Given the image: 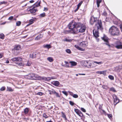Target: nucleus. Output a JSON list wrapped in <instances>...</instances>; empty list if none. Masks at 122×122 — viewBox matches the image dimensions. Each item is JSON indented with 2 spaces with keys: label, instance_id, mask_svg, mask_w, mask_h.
<instances>
[{
  "label": "nucleus",
  "instance_id": "f257e3e1",
  "mask_svg": "<svg viewBox=\"0 0 122 122\" xmlns=\"http://www.w3.org/2000/svg\"><path fill=\"white\" fill-rule=\"evenodd\" d=\"M97 20V19L93 17H91L90 21V24L92 25L95 22L96 23L95 28L97 29L98 30H102L103 29V28L101 20Z\"/></svg>",
  "mask_w": 122,
  "mask_h": 122
},
{
  "label": "nucleus",
  "instance_id": "f03ea898",
  "mask_svg": "<svg viewBox=\"0 0 122 122\" xmlns=\"http://www.w3.org/2000/svg\"><path fill=\"white\" fill-rule=\"evenodd\" d=\"M80 22H70L68 26L69 29H70L71 30L72 33L75 34L76 29L77 27L80 26Z\"/></svg>",
  "mask_w": 122,
  "mask_h": 122
},
{
  "label": "nucleus",
  "instance_id": "7ed1b4c3",
  "mask_svg": "<svg viewBox=\"0 0 122 122\" xmlns=\"http://www.w3.org/2000/svg\"><path fill=\"white\" fill-rule=\"evenodd\" d=\"M109 32L113 36H118L120 33L118 29L114 26H112L109 29Z\"/></svg>",
  "mask_w": 122,
  "mask_h": 122
},
{
  "label": "nucleus",
  "instance_id": "20e7f679",
  "mask_svg": "<svg viewBox=\"0 0 122 122\" xmlns=\"http://www.w3.org/2000/svg\"><path fill=\"white\" fill-rule=\"evenodd\" d=\"M80 25L77 27L76 29L75 30L76 31H74L75 32V34L78 32L82 33L84 32L85 30L86 27L85 25L80 22Z\"/></svg>",
  "mask_w": 122,
  "mask_h": 122
},
{
  "label": "nucleus",
  "instance_id": "39448f33",
  "mask_svg": "<svg viewBox=\"0 0 122 122\" xmlns=\"http://www.w3.org/2000/svg\"><path fill=\"white\" fill-rule=\"evenodd\" d=\"M38 6V3L36 2L33 5L32 7H30L28 8L27 10L31 13H34L37 10L36 7Z\"/></svg>",
  "mask_w": 122,
  "mask_h": 122
},
{
  "label": "nucleus",
  "instance_id": "423d86ee",
  "mask_svg": "<svg viewBox=\"0 0 122 122\" xmlns=\"http://www.w3.org/2000/svg\"><path fill=\"white\" fill-rule=\"evenodd\" d=\"M26 76L27 78L29 79L37 80L38 78V76L37 75L33 73L29 74Z\"/></svg>",
  "mask_w": 122,
  "mask_h": 122
},
{
  "label": "nucleus",
  "instance_id": "0eeeda50",
  "mask_svg": "<svg viewBox=\"0 0 122 122\" xmlns=\"http://www.w3.org/2000/svg\"><path fill=\"white\" fill-rule=\"evenodd\" d=\"M98 30L97 29L95 28L93 31V36L96 38L97 41H98L99 40V38H98V37L99 36Z\"/></svg>",
  "mask_w": 122,
  "mask_h": 122
},
{
  "label": "nucleus",
  "instance_id": "6e6552de",
  "mask_svg": "<svg viewBox=\"0 0 122 122\" xmlns=\"http://www.w3.org/2000/svg\"><path fill=\"white\" fill-rule=\"evenodd\" d=\"M20 48V46L19 45H15L14 49H12L13 53L15 55H17L19 53V52L16 51L19 50Z\"/></svg>",
  "mask_w": 122,
  "mask_h": 122
},
{
  "label": "nucleus",
  "instance_id": "1a4fd4ad",
  "mask_svg": "<svg viewBox=\"0 0 122 122\" xmlns=\"http://www.w3.org/2000/svg\"><path fill=\"white\" fill-rule=\"evenodd\" d=\"M112 97L114 99V105L115 106L119 102V100L115 94H113Z\"/></svg>",
  "mask_w": 122,
  "mask_h": 122
},
{
  "label": "nucleus",
  "instance_id": "9d476101",
  "mask_svg": "<svg viewBox=\"0 0 122 122\" xmlns=\"http://www.w3.org/2000/svg\"><path fill=\"white\" fill-rule=\"evenodd\" d=\"M43 80L48 81L51 80L50 77H45L43 76H39V80Z\"/></svg>",
  "mask_w": 122,
  "mask_h": 122
},
{
  "label": "nucleus",
  "instance_id": "9b49d317",
  "mask_svg": "<svg viewBox=\"0 0 122 122\" xmlns=\"http://www.w3.org/2000/svg\"><path fill=\"white\" fill-rule=\"evenodd\" d=\"M115 47L117 49H122V44L121 42L117 41L115 46Z\"/></svg>",
  "mask_w": 122,
  "mask_h": 122
},
{
  "label": "nucleus",
  "instance_id": "f8f14e48",
  "mask_svg": "<svg viewBox=\"0 0 122 122\" xmlns=\"http://www.w3.org/2000/svg\"><path fill=\"white\" fill-rule=\"evenodd\" d=\"M102 40L105 42V43H104V44L108 46L109 47L110 46V45L109 44L108 40V39L107 37H106V36H104L103 37H102Z\"/></svg>",
  "mask_w": 122,
  "mask_h": 122
},
{
  "label": "nucleus",
  "instance_id": "ddd939ff",
  "mask_svg": "<svg viewBox=\"0 0 122 122\" xmlns=\"http://www.w3.org/2000/svg\"><path fill=\"white\" fill-rule=\"evenodd\" d=\"M74 111L80 117H82L83 116V114L79 110L75 109H74Z\"/></svg>",
  "mask_w": 122,
  "mask_h": 122
},
{
  "label": "nucleus",
  "instance_id": "4468645a",
  "mask_svg": "<svg viewBox=\"0 0 122 122\" xmlns=\"http://www.w3.org/2000/svg\"><path fill=\"white\" fill-rule=\"evenodd\" d=\"M11 60L13 61H21L22 59L20 57H14L12 58Z\"/></svg>",
  "mask_w": 122,
  "mask_h": 122
},
{
  "label": "nucleus",
  "instance_id": "2eb2a0df",
  "mask_svg": "<svg viewBox=\"0 0 122 122\" xmlns=\"http://www.w3.org/2000/svg\"><path fill=\"white\" fill-rule=\"evenodd\" d=\"M86 66L88 68H92L93 66H92V64L89 61H87V64H86Z\"/></svg>",
  "mask_w": 122,
  "mask_h": 122
},
{
  "label": "nucleus",
  "instance_id": "dca6fc26",
  "mask_svg": "<svg viewBox=\"0 0 122 122\" xmlns=\"http://www.w3.org/2000/svg\"><path fill=\"white\" fill-rule=\"evenodd\" d=\"M38 53L37 52H34L32 54H30V58H34L36 57Z\"/></svg>",
  "mask_w": 122,
  "mask_h": 122
},
{
  "label": "nucleus",
  "instance_id": "f3484780",
  "mask_svg": "<svg viewBox=\"0 0 122 122\" xmlns=\"http://www.w3.org/2000/svg\"><path fill=\"white\" fill-rule=\"evenodd\" d=\"M80 45L81 47H84L87 45V43L86 42L82 41L80 43Z\"/></svg>",
  "mask_w": 122,
  "mask_h": 122
},
{
  "label": "nucleus",
  "instance_id": "a211bd4d",
  "mask_svg": "<svg viewBox=\"0 0 122 122\" xmlns=\"http://www.w3.org/2000/svg\"><path fill=\"white\" fill-rule=\"evenodd\" d=\"M69 63H70L71 66H70V67H71L72 66H76L77 63L76 62L74 61H70L69 62Z\"/></svg>",
  "mask_w": 122,
  "mask_h": 122
},
{
  "label": "nucleus",
  "instance_id": "6ab92c4d",
  "mask_svg": "<svg viewBox=\"0 0 122 122\" xmlns=\"http://www.w3.org/2000/svg\"><path fill=\"white\" fill-rule=\"evenodd\" d=\"M105 72L106 71H98L96 72V73L97 74H103L105 75L106 74Z\"/></svg>",
  "mask_w": 122,
  "mask_h": 122
},
{
  "label": "nucleus",
  "instance_id": "aec40b11",
  "mask_svg": "<svg viewBox=\"0 0 122 122\" xmlns=\"http://www.w3.org/2000/svg\"><path fill=\"white\" fill-rule=\"evenodd\" d=\"M48 91L49 92V94L50 95L55 94L56 92L53 89H52L51 90H48Z\"/></svg>",
  "mask_w": 122,
  "mask_h": 122
},
{
  "label": "nucleus",
  "instance_id": "412c9836",
  "mask_svg": "<svg viewBox=\"0 0 122 122\" xmlns=\"http://www.w3.org/2000/svg\"><path fill=\"white\" fill-rule=\"evenodd\" d=\"M75 47L77 49L81 51H83L84 50L83 48L80 47L79 46L77 45H75Z\"/></svg>",
  "mask_w": 122,
  "mask_h": 122
},
{
  "label": "nucleus",
  "instance_id": "4be33fe9",
  "mask_svg": "<svg viewBox=\"0 0 122 122\" xmlns=\"http://www.w3.org/2000/svg\"><path fill=\"white\" fill-rule=\"evenodd\" d=\"M29 108H26L24 109V112L25 114H27L29 111Z\"/></svg>",
  "mask_w": 122,
  "mask_h": 122
},
{
  "label": "nucleus",
  "instance_id": "5701e85b",
  "mask_svg": "<svg viewBox=\"0 0 122 122\" xmlns=\"http://www.w3.org/2000/svg\"><path fill=\"white\" fill-rule=\"evenodd\" d=\"M59 84V82L58 81H56L54 82L53 84L55 86H58Z\"/></svg>",
  "mask_w": 122,
  "mask_h": 122
},
{
  "label": "nucleus",
  "instance_id": "b1692460",
  "mask_svg": "<svg viewBox=\"0 0 122 122\" xmlns=\"http://www.w3.org/2000/svg\"><path fill=\"white\" fill-rule=\"evenodd\" d=\"M43 47L44 48L49 49L51 47V46L50 44H46V45H43Z\"/></svg>",
  "mask_w": 122,
  "mask_h": 122
},
{
  "label": "nucleus",
  "instance_id": "393cba45",
  "mask_svg": "<svg viewBox=\"0 0 122 122\" xmlns=\"http://www.w3.org/2000/svg\"><path fill=\"white\" fill-rule=\"evenodd\" d=\"M87 61H83L81 62L82 65L84 66H86V64H87Z\"/></svg>",
  "mask_w": 122,
  "mask_h": 122
},
{
  "label": "nucleus",
  "instance_id": "a878e982",
  "mask_svg": "<svg viewBox=\"0 0 122 122\" xmlns=\"http://www.w3.org/2000/svg\"><path fill=\"white\" fill-rule=\"evenodd\" d=\"M14 91V90L12 89L11 88L9 87H7V89L6 91H8L10 92H13Z\"/></svg>",
  "mask_w": 122,
  "mask_h": 122
},
{
  "label": "nucleus",
  "instance_id": "bb28decb",
  "mask_svg": "<svg viewBox=\"0 0 122 122\" xmlns=\"http://www.w3.org/2000/svg\"><path fill=\"white\" fill-rule=\"evenodd\" d=\"M102 2V0H97V6L98 7L100 6V4Z\"/></svg>",
  "mask_w": 122,
  "mask_h": 122
},
{
  "label": "nucleus",
  "instance_id": "cd10ccee",
  "mask_svg": "<svg viewBox=\"0 0 122 122\" xmlns=\"http://www.w3.org/2000/svg\"><path fill=\"white\" fill-rule=\"evenodd\" d=\"M64 33L65 34L72 33L71 30H65L64 31Z\"/></svg>",
  "mask_w": 122,
  "mask_h": 122
},
{
  "label": "nucleus",
  "instance_id": "c85d7f7f",
  "mask_svg": "<svg viewBox=\"0 0 122 122\" xmlns=\"http://www.w3.org/2000/svg\"><path fill=\"white\" fill-rule=\"evenodd\" d=\"M61 113L62 114V117L63 118H64L65 120H66L67 119V118L66 117V115H65V113H64L63 112H61Z\"/></svg>",
  "mask_w": 122,
  "mask_h": 122
},
{
  "label": "nucleus",
  "instance_id": "c756f323",
  "mask_svg": "<svg viewBox=\"0 0 122 122\" xmlns=\"http://www.w3.org/2000/svg\"><path fill=\"white\" fill-rule=\"evenodd\" d=\"M5 38V35L1 33L0 34V38L2 39H3Z\"/></svg>",
  "mask_w": 122,
  "mask_h": 122
},
{
  "label": "nucleus",
  "instance_id": "7c9ffc66",
  "mask_svg": "<svg viewBox=\"0 0 122 122\" xmlns=\"http://www.w3.org/2000/svg\"><path fill=\"white\" fill-rule=\"evenodd\" d=\"M47 60L50 62H52L53 61V58L51 57H48Z\"/></svg>",
  "mask_w": 122,
  "mask_h": 122
},
{
  "label": "nucleus",
  "instance_id": "2f4dec72",
  "mask_svg": "<svg viewBox=\"0 0 122 122\" xmlns=\"http://www.w3.org/2000/svg\"><path fill=\"white\" fill-rule=\"evenodd\" d=\"M100 111L101 112V113H102V114H104L105 115H106V112L104 110H102V109H101L100 110Z\"/></svg>",
  "mask_w": 122,
  "mask_h": 122
},
{
  "label": "nucleus",
  "instance_id": "473e14b6",
  "mask_svg": "<svg viewBox=\"0 0 122 122\" xmlns=\"http://www.w3.org/2000/svg\"><path fill=\"white\" fill-rule=\"evenodd\" d=\"M110 91L113 92H116V91L115 90L114 87H112L110 88Z\"/></svg>",
  "mask_w": 122,
  "mask_h": 122
},
{
  "label": "nucleus",
  "instance_id": "72a5a7b5",
  "mask_svg": "<svg viewBox=\"0 0 122 122\" xmlns=\"http://www.w3.org/2000/svg\"><path fill=\"white\" fill-rule=\"evenodd\" d=\"M21 21H17L16 23V25L17 26H20L21 24Z\"/></svg>",
  "mask_w": 122,
  "mask_h": 122
},
{
  "label": "nucleus",
  "instance_id": "f704fd0d",
  "mask_svg": "<svg viewBox=\"0 0 122 122\" xmlns=\"http://www.w3.org/2000/svg\"><path fill=\"white\" fill-rule=\"evenodd\" d=\"M108 77L109 79L111 80H114V77L112 75H109L108 76Z\"/></svg>",
  "mask_w": 122,
  "mask_h": 122
},
{
  "label": "nucleus",
  "instance_id": "c9c22d12",
  "mask_svg": "<svg viewBox=\"0 0 122 122\" xmlns=\"http://www.w3.org/2000/svg\"><path fill=\"white\" fill-rule=\"evenodd\" d=\"M45 15H46L45 13L44 12L43 13L40 14L39 16L41 17H45Z\"/></svg>",
  "mask_w": 122,
  "mask_h": 122
},
{
  "label": "nucleus",
  "instance_id": "e433bc0d",
  "mask_svg": "<svg viewBox=\"0 0 122 122\" xmlns=\"http://www.w3.org/2000/svg\"><path fill=\"white\" fill-rule=\"evenodd\" d=\"M65 63L66 64V66L67 67H70L69 65V63L68 62L66 61H65Z\"/></svg>",
  "mask_w": 122,
  "mask_h": 122
},
{
  "label": "nucleus",
  "instance_id": "4c0bfd02",
  "mask_svg": "<svg viewBox=\"0 0 122 122\" xmlns=\"http://www.w3.org/2000/svg\"><path fill=\"white\" fill-rule=\"evenodd\" d=\"M102 87L103 88L106 89H107L108 88L107 86L106 85H103Z\"/></svg>",
  "mask_w": 122,
  "mask_h": 122
},
{
  "label": "nucleus",
  "instance_id": "58836bf2",
  "mask_svg": "<svg viewBox=\"0 0 122 122\" xmlns=\"http://www.w3.org/2000/svg\"><path fill=\"white\" fill-rule=\"evenodd\" d=\"M83 3V1H81L80 2H79L78 4L77 5V7L79 8L81 6V5Z\"/></svg>",
  "mask_w": 122,
  "mask_h": 122
},
{
  "label": "nucleus",
  "instance_id": "ea45409f",
  "mask_svg": "<svg viewBox=\"0 0 122 122\" xmlns=\"http://www.w3.org/2000/svg\"><path fill=\"white\" fill-rule=\"evenodd\" d=\"M66 52L69 54L71 53V51L69 49H67L66 50Z\"/></svg>",
  "mask_w": 122,
  "mask_h": 122
},
{
  "label": "nucleus",
  "instance_id": "a19ab883",
  "mask_svg": "<svg viewBox=\"0 0 122 122\" xmlns=\"http://www.w3.org/2000/svg\"><path fill=\"white\" fill-rule=\"evenodd\" d=\"M93 62L97 63L98 65H100L102 63V61L98 62L96 61H94Z\"/></svg>",
  "mask_w": 122,
  "mask_h": 122
},
{
  "label": "nucleus",
  "instance_id": "79ce46f5",
  "mask_svg": "<svg viewBox=\"0 0 122 122\" xmlns=\"http://www.w3.org/2000/svg\"><path fill=\"white\" fill-rule=\"evenodd\" d=\"M62 92L65 95L67 96L68 95L67 93L65 91H62Z\"/></svg>",
  "mask_w": 122,
  "mask_h": 122
},
{
  "label": "nucleus",
  "instance_id": "37998d69",
  "mask_svg": "<svg viewBox=\"0 0 122 122\" xmlns=\"http://www.w3.org/2000/svg\"><path fill=\"white\" fill-rule=\"evenodd\" d=\"M5 86H3L0 88V90L1 91H2L5 90Z\"/></svg>",
  "mask_w": 122,
  "mask_h": 122
},
{
  "label": "nucleus",
  "instance_id": "c03bdc74",
  "mask_svg": "<svg viewBox=\"0 0 122 122\" xmlns=\"http://www.w3.org/2000/svg\"><path fill=\"white\" fill-rule=\"evenodd\" d=\"M31 63L29 61H28L27 63L26 64V66H30L31 65Z\"/></svg>",
  "mask_w": 122,
  "mask_h": 122
},
{
  "label": "nucleus",
  "instance_id": "a18cd8bd",
  "mask_svg": "<svg viewBox=\"0 0 122 122\" xmlns=\"http://www.w3.org/2000/svg\"><path fill=\"white\" fill-rule=\"evenodd\" d=\"M107 115L108 117L110 119H111L112 117V115L111 114H107Z\"/></svg>",
  "mask_w": 122,
  "mask_h": 122
},
{
  "label": "nucleus",
  "instance_id": "49530a36",
  "mask_svg": "<svg viewBox=\"0 0 122 122\" xmlns=\"http://www.w3.org/2000/svg\"><path fill=\"white\" fill-rule=\"evenodd\" d=\"M78 97V95L76 94H74L73 95V97L74 98H77Z\"/></svg>",
  "mask_w": 122,
  "mask_h": 122
},
{
  "label": "nucleus",
  "instance_id": "de8ad7c7",
  "mask_svg": "<svg viewBox=\"0 0 122 122\" xmlns=\"http://www.w3.org/2000/svg\"><path fill=\"white\" fill-rule=\"evenodd\" d=\"M69 103L72 106H73L74 104V103L71 101H69Z\"/></svg>",
  "mask_w": 122,
  "mask_h": 122
},
{
  "label": "nucleus",
  "instance_id": "09e8293b",
  "mask_svg": "<svg viewBox=\"0 0 122 122\" xmlns=\"http://www.w3.org/2000/svg\"><path fill=\"white\" fill-rule=\"evenodd\" d=\"M81 110L83 112H86V110L84 108L81 107Z\"/></svg>",
  "mask_w": 122,
  "mask_h": 122
},
{
  "label": "nucleus",
  "instance_id": "8fccbe9b",
  "mask_svg": "<svg viewBox=\"0 0 122 122\" xmlns=\"http://www.w3.org/2000/svg\"><path fill=\"white\" fill-rule=\"evenodd\" d=\"M13 16H11L9 17L8 20H11L13 19Z\"/></svg>",
  "mask_w": 122,
  "mask_h": 122
},
{
  "label": "nucleus",
  "instance_id": "3c124183",
  "mask_svg": "<svg viewBox=\"0 0 122 122\" xmlns=\"http://www.w3.org/2000/svg\"><path fill=\"white\" fill-rule=\"evenodd\" d=\"M7 3V2L5 1H3L2 2H0V5L2 4H5Z\"/></svg>",
  "mask_w": 122,
  "mask_h": 122
},
{
  "label": "nucleus",
  "instance_id": "603ef678",
  "mask_svg": "<svg viewBox=\"0 0 122 122\" xmlns=\"http://www.w3.org/2000/svg\"><path fill=\"white\" fill-rule=\"evenodd\" d=\"M55 94H56V96L57 97H59L60 96L59 95V94L56 92H55Z\"/></svg>",
  "mask_w": 122,
  "mask_h": 122
},
{
  "label": "nucleus",
  "instance_id": "864d4df0",
  "mask_svg": "<svg viewBox=\"0 0 122 122\" xmlns=\"http://www.w3.org/2000/svg\"><path fill=\"white\" fill-rule=\"evenodd\" d=\"M43 117L46 118H47L48 117L45 114H44L43 115Z\"/></svg>",
  "mask_w": 122,
  "mask_h": 122
},
{
  "label": "nucleus",
  "instance_id": "5fc2aeb1",
  "mask_svg": "<svg viewBox=\"0 0 122 122\" xmlns=\"http://www.w3.org/2000/svg\"><path fill=\"white\" fill-rule=\"evenodd\" d=\"M40 38H42L43 36V34L42 33H41L40 34Z\"/></svg>",
  "mask_w": 122,
  "mask_h": 122
},
{
  "label": "nucleus",
  "instance_id": "6e6d98bb",
  "mask_svg": "<svg viewBox=\"0 0 122 122\" xmlns=\"http://www.w3.org/2000/svg\"><path fill=\"white\" fill-rule=\"evenodd\" d=\"M71 40L70 39H66L65 40V41H71Z\"/></svg>",
  "mask_w": 122,
  "mask_h": 122
},
{
  "label": "nucleus",
  "instance_id": "4d7b16f0",
  "mask_svg": "<svg viewBox=\"0 0 122 122\" xmlns=\"http://www.w3.org/2000/svg\"><path fill=\"white\" fill-rule=\"evenodd\" d=\"M30 23H32V24L33 23V19H31L30 20Z\"/></svg>",
  "mask_w": 122,
  "mask_h": 122
},
{
  "label": "nucleus",
  "instance_id": "13d9d810",
  "mask_svg": "<svg viewBox=\"0 0 122 122\" xmlns=\"http://www.w3.org/2000/svg\"><path fill=\"white\" fill-rule=\"evenodd\" d=\"M43 93L41 92H39V95L41 96L42 95Z\"/></svg>",
  "mask_w": 122,
  "mask_h": 122
},
{
  "label": "nucleus",
  "instance_id": "bf43d9fd",
  "mask_svg": "<svg viewBox=\"0 0 122 122\" xmlns=\"http://www.w3.org/2000/svg\"><path fill=\"white\" fill-rule=\"evenodd\" d=\"M31 24H32V23H29V24H28L27 25H26V27H27L28 26L30 25H31Z\"/></svg>",
  "mask_w": 122,
  "mask_h": 122
},
{
  "label": "nucleus",
  "instance_id": "052dcab7",
  "mask_svg": "<svg viewBox=\"0 0 122 122\" xmlns=\"http://www.w3.org/2000/svg\"><path fill=\"white\" fill-rule=\"evenodd\" d=\"M69 93L70 95H71L73 96V93L71 92H69Z\"/></svg>",
  "mask_w": 122,
  "mask_h": 122
},
{
  "label": "nucleus",
  "instance_id": "680f3d73",
  "mask_svg": "<svg viewBox=\"0 0 122 122\" xmlns=\"http://www.w3.org/2000/svg\"><path fill=\"white\" fill-rule=\"evenodd\" d=\"M6 23V22H4L3 23L0 24L1 25H4Z\"/></svg>",
  "mask_w": 122,
  "mask_h": 122
},
{
  "label": "nucleus",
  "instance_id": "e2e57ef3",
  "mask_svg": "<svg viewBox=\"0 0 122 122\" xmlns=\"http://www.w3.org/2000/svg\"><path fill=\"white\" fill-rule=\"evenodd\" d=\"M79 8L77 7V8L74 11L75 12H76V11H77L79 9Z\"/></svg>",
  "mask_w": 122,
  "mask_h": 122
},
{
  "label": "nucleus",
  "instance_id": "0e129e2a",
  "mask_svg": "<svg viewBox=\"0 0 122 122\" xmlns=\"http://www.w3.org/2000/svg\"><path fill=\"white\" fill-rule=\"evenodd\" d=\"M120 28L121 30V31L122 32V25H120Z\"/></svg>",
  "mask_w": 122,
  "mask_h": 122
},
{
  "label": "nucleus",
  "instance_id": "69168bd1",
  "mask_svg": "<svg viewBox=\"0 0 122 122\" xmlns=\"http://www.w3.org/2000/svg\"><path fill=\"white\" fill-rule=\"evenodd\" d=\"M34 0H32L30 1H29V2L31 3H32L34 2Z\"/></svg>",
  "mask_w": 122,
  "mask_h": 122
},
{
  "label": "nucleus",
  "instance_id": "338daca9",
  "mask_svg": "<svg viewBox=\"0 0 122 122\" xmlns=\"http://www.w3.org/2000/svg\"><path fill=\"white\" fill-rule=\"evenodd\" d=\"M35 40H38V36H37L35 38Z\"/></svg>",
  "mask_w": 122,
  "mask_h": 122
},
{
  "label": "nucleus",
  "instance_id": "774afa93",
  "mask_svg": "<svg viewBox=\"0 0 122 122\" xmlns=\"http://www.w3.org/2000/svg\"><path fill=\"white\" fill-rule=\"evenodd\" d=\"M46 10L47 11L48 10V9L47 8H44V10Z\"/></svg>",
  "mask_w": 122,
  "mask_h": 122
}]
</instances>
